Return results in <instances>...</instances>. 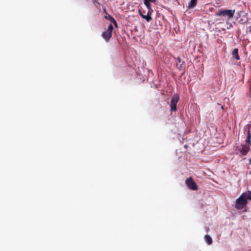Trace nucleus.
<instances>
[{"mask_svg":"<svg viewBox=\"0 0 251 251\" xmlns=\"http://www.w3.org/2000/svg\"><path fill=\"white\" fill-rule=\"evenodd\" d=\"M248 198L246 193H243L236 200L235 207L238 210H241L245 207L248 203Z\"/></svg>","mask_w":251,"mask_h":251,"instance_id":"nucleus-1","label":"nucleus"},{"mask_svg":"<svg viewBox=\"0 0 251 251\" xmlns=\"http://www.w3.org/2000/svg\"><path fill=\"white\" fill-rule=\"evenodd\" d=\"M235 10L232 9L220 10L216 14V16L222 17L224 19L228 20L233 18Z\"/></svg>","mask_w":251,"mask_h":251,"instance_id":"nucleus-2","label":"nucleus"},{"mask_svg":"<svg viewBox=\"0 0 251 251\" xmlns=\"http://www.w3.org/2000/svg\"><path fill=\"white\" fill-rule=\"evenodd\" d=\"M113 26L112 24L109 25L106 31L103 32L101 36L106 42L109 41L112 37Z\"/></svg>","mask_w":251,"mask_h":251,"instance_id":"nucleus-3","label":"nucleus"},{"mask_svg":"<svg viewBox=\"0 0 251 251\" xmlns=\"http://www.w3.org/2000/svg\"><path fill=\"white\" fill-rule=\"evenodd\" d=\"M237 19L238 20V22L241 24H245L248 21L247 14L243 11L238 12Z\"/></svg>","mask_w":251,"mask_h":251,"instance_id":"nucleus-4","label":"nucleus"},{"mask_svg":"<svg viewBox=\"0 0 251 251\" xmlns=\"http://www.w3.org/2000/svg\"><path fill=\"white\" fill-rule=\"evenodd\" d=\"M179 97L177 94H175L173 96L170 102V107L172 112H176V104L179 100Z\"/></svg>","mask_w":251,"mask_h":251,"instance_id":"nucleus-5","label":"nucleus"},{"mask_svg":"<svg viewBox=\"0 0 251 251\" xmlns=\"http://www.w3.org/2000/svg\"><path fill=\"white\" fill-rule=\"evenodd\" d=\"M185 183L188 187L192 190H197L198 186L195 182L193 180L192 177L187 178L185 181Z\"/></svg>","mask_w":251,"mask_h":251,"instance_id":"nucleus-6","label":"nucleus"},{"mask_svg":"<svg viewBox=\"0 0 251 251\" xmlns=\"http://www.w3.org/2000/svg\"><path fill=\"white\" fill-rule=\"evenodd\" d=\"M250 150V147L247 145H241V147L238 149L241 155L245 156L247 155Z\"/></svg>","mask_w":251,"mask_h":251,"instance_id":"nucleus-7","label":"nucleus"},{"mask_svg":"<svg viewBox=\"0 0 251 251\" xmlns=\"http://www.w3.org/2000/svg\"><path fill=\"white\" fill-rule=\"evenodd\" d=\"M176 67L178 70H181L184 67V62L182 61L180 58H176Z\"/></svg>","mask_w":251,"mask_h":251,"instance_id":"nucleus-8","label":"nucleus"},{"mask_svg":"<svg viewBox=\"0 0 251 251\" xmlns=\"http://www.w3.org/2000/svg\"><path fill=\"white\" fill-rule=\"evenodd\" d=\"M139 12L142 17L146 19L147 22H150V21L151 20V13L150 11H148L147 15H146L142 14L141 11H139Z\"/></svg>","mask_w":251,"mask_h":251,"instance_id":"nucleus-9","label":"nucleus"},{"mask_svg":"<svg viewBox=\"0 0 251 251\" xmlns=\"http://www.w3.org/2000/svg\"><path fill=\"white\" fill-rule=\"evenodd\" d=\"M231 55L232 57L236 59L237 60H240V57L238 54V49L236 48L234 49L232 51Z\"/></svg>","mask_w":251,"mask_h":251,"instance_id":"nucleus-10","label":"nucleus"},{"mask_svg":"<svg viewBox=\"0 0 251 251\" xmlns=\"http://www.w3.org/2000/svg\"><path fill=\"white\" fill-rule=\"evenodd\" d=\"M104 18L105 19L110 21L111 22H112L114 24V25L116 27L118 26V24H117V22L114 19V18L113 17H112L111 15L107 14V15H105L104 16Z\"/></svg>","mask_w":251,"mask_h":251,"instance_id":"nucleus-11","label":"nucleus"},{"mask_svg":"<svg viewBox=\"0 0 251 251\" xmlns=\"http://www.w3.org/2000/svg\"><path fill=\"white\" fill-rule=\"evenodd\" d=\"M251 133L250 132V129H249L247 131V139L246 140V145H249V147L251 145Z\"/></svg>","mask_w":251,"mask_h":251,"instance_id":"nucleus-12","label":"nucleus"},{"mask_svg":"<svg viewBox=\"0 0 251 251\" xmlns=\"http://www.w3.org/2000/svg\"><path fill=\"white\" fill-rule=\"evenodd\" d=\"M204 239L207 244L211 245L212 243V239L209 235H205L204 236Z\"/></svg>","mask_w":251,"mask_h":251,"instance_id":"nucleus-13","label":"nucleus"},{"mask_svg":"<svg viewBox=\"0 0 251 251\" xmlns=\"http://www.w3.org/2000/svg\"><path fill=\"white\" fill-rule=\"evenodd\" d=\"M197 0H191L189 5L190 8H193L195 7L197 4Z\"/></svg>","mask_w":251,"mask_h":251,"instance_id":"nucleus-14","label":"nucleus"},{"mask_svg":"<svg viewBox=\"0 0 251 251\" xmlns=\"http://www.w3.org/2000/svg\"><path fill=\"white\" fill-rule=\"evenodd\" d=\"M245 193L246 194L248 199L251 200V191H248L247 192Z\"/></svg>","mask_w":251,"mask_h":251,"instance_id":"nucleus-15","label":"nucleus"},{"mask_svg":"<svg viewBox=\"0 0 251 251\" xmlns=\"http://www.w3.org/2000/svg\"><path fill=\"white\" fill-rule=\"evenodd\" d=\"M145 5L147 6V8L148 9L149 11L151 9V4L149 2H144Z\"/></svg>","mask_w":251,"mask_h":251,"instance_id":"nucleus-16","label":"nucleus"},{"mask_svg":"<svg viewBox=\"0 0 251 251\" xmlns=\"http://www.w3.org/2000/svg\"><path fill=\"white\" fill-rule=\"evenodd\" d=\"M156 1V0H144V2H148L149 3L152 2L155 3Z\"/></svg>","mask_w":251,"mask_h":251,"instance_id":"nucleus-17","label":"nucleus"},{"mask_svg":"<svg viewBox=\"0 0 251 251\" xmlns=\"http://www.w3.org/2000/svg\"><path fill=\"white\" fill-rule=\"evenodd\" d=\"M250 164L251 165V158L249 159Z\"/></svg>","mask_w":251,"mask_h":251,"instance_id":"nucleus-18","label":"nucleus"}]
</instances>
